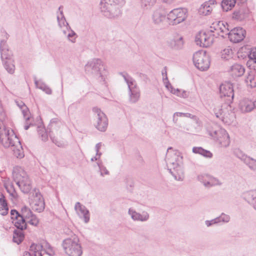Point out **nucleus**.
<instances>
[{
	"instance_id": "nucleus-1",
	"label": "nucleus",
	"mask_w": 256,
	"mask_h": 256,
	"mask_svg": "<svg viewBox=\"0 0 256 256\" xmlns=\"http://www.w3.org/2000/svg\"><path fill=\"white\" fill-rule=\"evenodd\" d=\"M4 126H0V141L5 148H11L13 154L17 158H22L24 154L22 144L18 138Z\"/></svg>"
},
{
	"instance_id": "nucleus-2",
	"label": "nucleus",
	"mask_w": 256,
	"mask_h": 256,
	"mask_svg": "<svg viewBox=\"0 0 256 256\" xmlns=\"http://www.w3.org/2000/svg\"><path fill=\"white\" fill-rule=\"evenodd\" d=\"M124 3V0H102L100 2L101 12L108 18H116L120 15V7Z\"/></svg>"
},
{
	"instance_id": "nucleus-3",
	"label": "nucleus",
	"mask_w": 256,
	"mask_h": 256,
	"mask_svg": "<svg viewBox=\"0 0 256 256\" xmlns=\"http://www.w3.org/2000/svg\"><path fill=\"white\" fill-rule=\"evenodd\" d=\"M12 176L14 181L22 192L28 194L30 192L32 188L31 181L22 168L19 166L14 167Z\"/></svg>"
},
{
	"instance_id": "nucleus-4",
	"label": "nucleus",
	"mask_w": 256,
	"mask_h": 256,
	"mask_svg": "<svg viewBox=\"0 0 256 256\" xmlns=\"http://www.w3.org/2000/svg\"><path fill=\"white\" fill-rule=\"evenodd\" d=\"M85 70L88 74L95 77L100 82L105 80L104 68L100 59L94 58L89 61L85 66Z\"/></svg>"
},
{
	"instance_id": "nucleus-5",
	"label": "nucleus",
	"mask_w": 256,
	"mask_h": 256,
	"mask_svg": "<svg viewBox=\"0 0 256 256\" xmlns=\"http://www.w3.org/2000/svg\"><path fill=\"white\" fill-rule=\"evenodd\" d=\"M214 111L216 116L226 124H231L235 120V114L232 110L230 104L228 106L227 104L222 106L220 104H216Z\"/></svg>"
},
{
	"instance_id": "nucleus-6",
	"label": "nucleus",
	"mask_w": 256,
	"mask_h": 256,
	"mask_svg": "<svg viewBox=\"0 0 256 256\" xmlns=\"http://www.w3.org/2000/svg\"><path fill=\"white\" fill-rule=\"evenodd\" d=\"M62 246L66 254L69 256H81L82 254L78 239L76 236L64 240Z\"/></svg>"
},
{
	"instance_id": "nucleus-7",
	"label": "nucleus",
	"mask_w": 256,
	"mask_h": 256,
	"mask_svg": "<svg viewBox=\"0 0 256 256\" xmlns=\"http://www.w3.org/2000/svg\"><path fill=\"white\" fill-rule=\"evenodd\" d=\"M120 74L123 77L128 84L130 102H136L140 98V92L136 80L126 72H120Z\"/></svg>"
},
{
	"instance_id": "nucleus-8",
	"label": "nucleus",
	"mask_w": 256,
	"mask_h": 256,
	"mask_svg": "<svg viewBox=\"0 0 256 256\" xmlns=\"http://www.w3.org/2000/svg\"><path fill=\"white\" fill-rule=\"evenodd\" d=\"M209 135L221 147L226 148L230 144L228 133L224 129L217 128L208 130Z\"/></svg>"
},
{
	"instance_id": "nucleus-9",
	"label": "nucleus",
	"mask_w": 256,
	"mask_h": 256,
	"mask_svg": "<svg viewBox=\"0 0 256 256\" xmlns=\"http://www.w3.org/2000/svg\"><path fill=\"white\" fill-rule=\"evenodd\" d=\"M193 62L196 67L201 71L206 70L210 66L209 56L204 50L196 52L193 56Z\"/></svg>"
},
{
	"instance_id": "nucleus-10",
	"label": "nucleus",
	"mask_w": 256,
	"mask_h": 256,
	"mask_svg": "<svg viewBox=\"0 0 256 256\" xmlns=\"http://www.w3.org/2000/svg\"><path fill=\"white\" fill-rule=\"evenodd\" d=\"M62 126L61 122H56V120H52L49 124L50 130L49 136L52 142L59 147H63L65 146L64 139L61 138L58 132L59 129Z\"/></svg>"
},
{
	"instance_id": "nucleus-11",
	"label": "nucleus",
	"mask_w": 256,
	"mask_h": 256,
	"mask_svg": "<svg viewBox=\"0 0 256 256\" xmlns=\"http://www.w3.org/2000/svg\"><path fill=\"white\" fill-rule=\"evenodd\" d=\"M94 124L96 128L100 132H105L108 126V120L105 114L97 107L92 108Z\"/></svg>"
},
{
	"instance_id": "nucleus-12",
	"label": "nucleus",
	"mask_w": 256,
	"mask_h": 256,
	"mask_svg": "<svg viewBox=\"0 0 256 256\" xmlns=\"http://www.w3.org/2000/svg\"><path fill=\"white\" fill-rule=\"evenodd\" d=\"M186 10L181 8L171 10L167 16L170 24L176 25L184 22L186 18Z\"/></svg>"
},
{
	"instance_id": "nucleus-13",
	"label": "nucleus",
	"mask_w": 256,
	"mask_h": 256,
	"mask_svg": "<svg viewBox=\"0 0 256 256\" xmlns=\"http://www.w3.org/2000/svg\"><path fill=\"white\" fill-rule=\"evenodd\" d=\"M220 96L222 100L226 102L224 104H230L234 96L233 86L232 84L226 82L222 84L220 86Z\"/></svg>"
},
{
	"instance_id": "nucleus-14",
	"label": "nucleus",
	"mask_w": 256,
	"mask_h": 256,
	"mask_svg": "<svg viewBox=\"0 0 256 256\" xmlns=\"http://www.w3.org/2000/svg\"><path fill=\"white\" fill-rule=\"evenodd\" d=\"M214 38V34L210 30L207 32H200L196 36V42L198 45L206 48L212 44Z\"/></svg>"
},
{
	"instance_id": "nucleus-15",
	"label": "nucleus",
	"mask_w": 256,
	"mask_h": 256,
	"mask_svg": "<svg viewBox=\"0 0 256 256\" xmlns=\"http://www.w3.org/2000/svg\"><path fill=\"white\" fill-rule=\"evenodd\" d=\"M30 204L32 208L38 212H42L45 208L44 199L38 190H34V192L30 198Z\"/></svg>"
},
{
	"instance_id": "nucleus-16",
	"label": "nucleus",
	"mask_w": 256,
	"mask_h": 256,
	"mask_svg": "<svg viewBox=\"0 0 256 256\" xmlns=\"http://www.w3.org/2000/svg\"><path fill=\"white\" fill-rule=\"evenodd\" d=\"M21 220L22 224H38L39 222L38 218L34 215L30 210L28 207L24 206L21 210Z\"/></svg>"
},
{
	"instance_id": "nucleus-17",
	"label": "nucleus",
	"mask_w": 256,
	"mask_h": 256,
	"mask_svg": "<svg viewBox=\"0 0 256 256\" xmlns=\"http://www.w3.org/2000/svg\"><path fill=\"white\" fill-rule=\"evenodd\" d=\"M246 34V30L242 28H236L232 30L228 34L230 40L234 43H238L244 40Z\"/></svg>"
},
{
	"instance_id": "nucleus-18",
	"label": "nucleus",
	"mask_w": 256,
	"mask_h": 256,
	"mask_svg": "<svg viewBox=\"0 0 256 256\" xmlns=\"http://www.w3.org/2000/svg\"><path fill=\"white\" fill-rule=\"evenodd\" d=\"M166 158V164L168 168H172V170L180 166L179 162L180 158L174 152H168Z\"/></svg>"
},
{
	"instance_id": "nucleus-19",
	"label": "nucleus",
	"mask_w": 256,
	"mask_h": 256,
	"mask_svg": "<svg viewBox=\"0 0 256 256\" xmlns=\"http://www.w3.org/2000/svg\"><path fill=\"white\" fill-rule=\"evenodd\" d=\"M74 209L78 215L84 220L85 223L90 220V212L85 206L81 204L80 202H76Z\"/></svg>"
},
{
	"instance_id": "nucleus-20",
	"label": "nucleus",
	"mask_w": 256,
	"mask_h": 256,
	"mask_svg": "<svg viewBox=\"0 0 256 256\" xmlns=\"http://www.w3.org/2000/svg\"><path fill=\"white\" fill-rule=\"evenodd\" d=\"M216 4V2L214 0H210L204 2L200 7L199 12L204 16L210 14L215 7Z\"/></svg>"
},
{
	"instance_id": "nucleus-21",
	"label": "nucleus",
	"mask_w": 256,
	"mask_h": 256,
	"mask_svg": "<svg viewBox=\"0 0 256 256\" xmlns=\"http://www.w3.org/2000/svg\"><path fill=\"white\" fill-rule=\"evenodd\" d=\"M14 226H16V229L14 232L13 241L18 244H20L24 238V234L22 230L26 228L27 225Z\"/></svg>"
},
{
	"instance_id": "nucleus-22",
	"label": "nucleus",
	"mask_w": 256,
	"mask_h": 256,
	"mask_svg": "<svg viewBox=\"0 0 256 256\" xmlns=\"http://www.w3.org/2000/svg\"><path fill=\"white\" fill-rule=\"evenodd\" d=\"M238 108L244 113L251 112L254 108L253 102L248 98H244L240 102Z\"/></svg>"
},
{
	"instance_id": "nucleus-23",
	"label": "nucleus",
	"mask_w": 256,
	"mask_h": 256,
	"mask_svg": "<svg viewBox=\"0 0 256 256\" xmlns=\"http://www.w3.org/2000/svg\"><path fill=\"white\" fill-rule=\"evenodd\" d=\"M128 214L131 216L132 218L134 220L145 222L149 218V214L146 212H143L142 214H140L132 208H130Z\"/></svg>"
},
{
	"instance_id": "nucleus-24",
	"label": "nucleus",
	"mask_w": 256,
	"mask_h": 256,
	"mask_svg": "<svg viewBox=\"0 0 256 256\" xmlns=\"http://www.w3.org/2000/svg\"><path fill=\"white\" fill-rule=\"evenodd\" d=\"M243 198L248 204L252 205L256 210V190L244 192Z\"/></svg>"
},
{
	"instance_id": "nucleus-25",
	"label": "nucleus",
	"mask_w": 256,
	"mask_h": 256,
	"mask_svg": "<svg viewBox=\"0 0 256 256\" xmlns=\"http://www.w3.org/2000/svg\"><path fill=\"white\" fill-rule=\"evenodd\" d=\"M1 58L3 62L12 58V52L9 50L5 41H2L0 44Z\"/></svg>"
},
{
	"instance_id": "nucleus-26",
	"label": "nucleus",
	"mask_w": 256,
	"mask_h": 256,
	"mask_svg": "<svg viewBox=\"0 0 256 256\" xmlns=\"http://www.w3.org/2000/svg\"><path fill=\"white\" fill-rule=\"evenodd\" d=\"M245 69L242 65L238 64H233L230 69V72L233 76L239 77L244 74Z\"/></svg>"
},
{
	"instance_id": "nucleus-27",
	"label": "nucleus",
	"mask_w": 256,
	"mask_h": 256,
	"mask_svg": "<svg viewBox=\"0 0 256 256\" xmlns=\"http://www.w3.org/2000/svg\"><path fill=\"white\" fill-rule=\"evenodd\" d=\"M249 10L247 8H240L234 12L232 18L238 20H242L248 18Z\"/></svg>"
},
{
	"instance_id": "nucleus-28",
	"label": "nucleus",
	"mask_w": 256,
	"mask_h": 256,
	"mask_svg": "<svg viewBox=\"0 0 256 256\" xmlns=\"http://www.w3.org/2000/svg\"><path fill=\"white\" fill-rule=\"evenodd\" d=\"M245 82L247 86L251 88L256 87V70H252L248 72Z\"/></svg>"
},
{
	"instance_id": "nucleus-29",
	"label": "nucleus",
	"mask_w": 256,
	"mask_h": 256,
	"mask_svg": "<svg viewBox=\"0 0 256 256\" xmlns=\"http://www.w3.org/2000/svg\"><path fill=\"white\" fill-rule=\"evenodd\" d=\"M165 18V14L160 10L154 11L152 16V22L155 24H160Z\"/></svg>"
},
{
	"instance_id": "nucleus-30",
	"label": "nucleus",
	"mask_w": 256,
	"mask_h": 256,
	"mask_svg": "<svg viewBox=\"0 0 256 256\" xmlns=\"http://www.w3.org/2000/svg\"><path fill=\"white\" fill-rule=\"evenodd\" d=\"M240 154H242V156H238L239 158L244 161V162L248 166L250 169L252 170H256V160L250 158L243 154L240 153Z\"/></svg>"
},
{
	"instance_id": "nucleus-31",
	"label": "nucleus",
	"mask_w": 256,
	"mask_h": 256,
	"mask_svg": "<svg viewBox=\"0 0 256 256\" xmlns=\"http://www.w3.org/2000/svg\"><path fill=\"white\" fill-rule=\"evenodd\" d=\"M170 172L174 177L175 180L178 181H182L184 180V171L181 168V166L176 168L174 170H172V168H168Z\"/></svg>"
},
{
	"instance_id": "nucleus-32",
	"label": "nucleus",
	"mask_w": 256,
	"mask_h": 256,
	"mask_svg": "<svg viewBox=\"0 0 256 256\" xmlns=\"http://www.w3.org/2000/svg\"><path fill=\"white\" fill-rule=\"evenodd\" d=\"M230 217L228 215L222 214L219 217H218L211 220H206V224H216L220 222L226 223L229 222Z\"/></svg>"
},
{
	"instance_id": "nucleus-33",
	"label": "nucleus",
	"mask_w": 256,
	"mask_h": 256,
	"mask_svg": "<svg viewBox=\"0 0 256 256\" xmlns=\"http://www.w3.org/2000/svg\"><path fill=\"white\" fill-rule=\"evenodd\" d=\"M42 246L40 244H31L30 248V252L32 256H42Z\"/></svg>"
},
{
	"instance_id": "nucleus-34",
	"label": "nucleus",
	"mask_w": 256,
	"mask_h": 256,
	"mask_svg": "<svg viewBox=\"0 0 256 256\" xmlns=\"http://www.w3.org/2000/svg\"><path fill=\"white\" fill-rule=\"evenodd\" d=\"M61 8H62V6H60L58 8L59 14L57 15V20L60 28L66 26L67 28L69 24L66 22L63 12L61 10Z\"/></svg>"
},
{
	"instance_id": "nucleus-35",
	"label": "nucleus",
	"mask_w": 256,
	"mask_h": 256,
	"mask_svg": "<svg viewBox=\"0 0 256 256\" xmlns=\"http://www.w3.org/2000/svg\"><path fill=\"white\" fill-rule=\"evenodd\" d=\"M17 105L20 108L25 120L26 121L30 118V113L28 108L22 102H17Z\"/></svg>"
},
{
	"instance_id": "nucleus-36",
	"label": "nucleus",
	"mask_w": 256,
	"mask_h": 256,
	"mask_svg": "<svg viewBox=\"0 0 256 256\" xmlns=\"http://www.w3.org/2000/svg\"><path fill=\"white\" fill-rule=\"evenodd\" d=\"M236 3V0H222L221 6L224 11L228 12L234 6Z\"/></svg>"
},
{
	"instance_id": "nucleus-37",
	"label": "nucleus",
	"mask_w": 256,
	"mask_h": 256,
	"mask_svg": "<svg viewBox=\"0 0 256 256\" xmlns=\"http://www.w3.org/2000/svg\"><path fill=\"white\" fill-rule=\"evenodd\" d=\"M192 152L208 158H211L212 156V154L210 151L204 150L202 147H194Z\"/></svg>"
},
{
	"instance_id": "nucleus-38",
	"label": "nucleus",
	"mask_w": 256,
	"mask_h": 256,
	"mask_svg": "<svg viewBox=\"0 0 256 256\" xmlns=\"http://www.w3.org/2000/svg\"><path fill=\"white\" fill-rule=\"evenodd\" d=\"M8 204L3 194L1 195L0 198V214L2 216L8 214Z\"/></svg>"
},
{
	"instance_id": "nucleus-39",
	"label": "nucleus",
	"mask_w": 256,
	"mask_h": 256,
	"mask_svg": "<svg viewBox=\"0 0 256 256\" xmlns=\"http://www.w3.org/2000/svg\"><path fill=\"white\" fill-rule=\"evenodd\" d=\"M10 216L13 224H22L21 220L20 219L21 215L17 210H12L10 211Z\"/></svg>"
},
{
	"instance_id": "nucleus-40",
	"label": "nucleus",
	"mask_w": 256,
	"mask_h": 256,
	"mask_svg": "<svg viewBox=\"0 0 256 256\" xmlns=\"http://www.w3.org/2000/svg\"><path fill=\"white\" fill-rule=\"evenodd\" d=\"M3 63L6 70L10 74H13L14 72L15 66L12 59H8V60L3 62Z\"/></svg>"
},
{
	"instance_id": "nucleus-41",
	"label": "nucleus",
	"mask_w": 256,
	"mask_h": 256,
	"mask_svg": "<svg viewBox=\"0 0 256 256\" xmlns=\"http://www.w3.org/2000/svg\"><path fill=\"white\" fill-rule=\"evenodd\" d=\"M210 175L208 174H201L197 176L198 180L201 182L204 186L208 188V184H207L210 182Z\"/></svg>"
},
{
	"instance_id": "nucleus-42",
	"label": "nucleus",
	"mask_w": 256,
	"mask_h": 256,
	"mask_svg": "<svg viewBox=\"0 0 256 256\" xmlns=\"http://www.w3.org/2000/svg\"><path fill=\"white\" fill-rule=\"evenodd\" d=\"M35 84L38 88L42 90V91L44 92L46 94H52V90L51 88L45 84L36 80Z\"/></svg>"
},
{
	"instance_id": "nucleus-43",
	"label": "nucleus",
	"mask_w": 256,
	"mask_h": 256,
	"mask_svg": "<svg viewBox=\"0 0 256 256\" xmlns=\"http://www.w3.org/2000/svg\"><path fill=\"white\" fill-rule=\"evenodd\" d=\"M164 82L165 84V86L169 90H170V88H171V90H170V92L174 94H176L178 96H182V97H184V96H186V92H183L182 94L181 95L180 92V91L178 89H174L172 88L170 84V82H168V80H164Z\"/></svg>"
},
{
	"instance_id": "nucleus-44",
	"label": "nucleus",
	"mask_w": 256,
	"mask_h": 256,
	"mask_svg": "<svg viewBox=\"0 0 256 256\" xmlns=\"http://www.w3.org/2000/svg\"><path fill=\"white\" fill-rule=\"evenodd\" d=\"M171 45L176 49H180L182 48L184 45L182 37L180 36L177 39L172 40L171 42Z\"/></svg>"
},
{
	"instance_id": "nucleus-45",
	"label": "nucleus",
	"mask_w": 256,
	"mask_h": 256,
	"mask_svg": "<svg viewBox=\"0 0 256 256\" xmlns=\"http://www.w3.org/2000/svg\"><path fill=\"white\" fill-rule=\"evenodd\" d=\"M222 184V182L218 178L210 175V182L208 184V188L215 186H221Z\"/></svg>"
},
{
	"instance_id": "nucleus-46",
	"label": "nucleus",
	"mask_w": 256,
	"mask_h": 256,
	"mask_svg": "<svg viewBox=\"0 0 256 256\" xmlns=\"http://www.w3.org/2000/svg\"><path fill=\"white\" fill-rule=\"evenodd\" d=\"M66 29L68 32L67 34L68 39L72 43H74L76 42V38H77L76 33L71 28L70 26H68Z\"/></svg>"
},
{
	"instance_id": "nucleus-47",
	"label": "nucleus",
	"mask_w": 256,
	"mask_h": 256,
	"mask_svg": "<svg viewBox=\"0 0 256 256\" xmlns=\"http://www.w3.org/2000/svg\"><path fill=\"white\" fill-rule=\"evenodd\" d=\"M5 188L11 196L14 198L17 196V194L14 188L13 184L10 183L6 184L5 185Z\"/></svg>"
},
{
	"instance_id": "nucleus-48",
	"label": "nucleus",
	"mask_w": 256,
	"mask_h": 256,
	"mask_svg": "<svg viewBox=\"0 0 256 256\" xmlns=\"http://www.w3.org/2000/svg\"><path fill=\"white\" fill-rule=\"evenodd\" d=\"M228 33L229 29L224 24V22H222V23H220V30L219 31L218 36H220L224 38L225 36L224 34L226 36L228 35Z\"/></svg>"
},
{
	"instance_id": "nucleus-49",
	"label": "nucleus",
	"mask_w": 256,
	"mask_h": 256,
	"mask_svg": "<svg viewBox=\"0 0 256 256\" xmlns=\"http://www.w3.org/2000/svg\"><path fill=\"white\" fill-rule=\"evenodd\" d=\"M223 22L219 21L213 23L210 28V31L212 33H215L218 35L219 31L220 30V23H222Z\"/></svg>"
},
{
	"instance_id": "nucleus-50",
	"label": "nucleus",
	"mask_w": 256,
	"mask_h": 256,
	"mask_svg": "<svg viewBox=\"0 0 256 256\" xmlns=\"http://www.w3.org/2000/svg\"><path fill=\"white\" fill-rule=\"evenodd\" d=\"M156 2V0H142V6L146 9H148L154 6Z\"/></svg>"
},
{
	"instance_id": "nucleus-51",
	"label": "nucleus",
	"mask_w": 256,
	"mask_h": 256,
	"mask_svg": "<svg viewBox=\"0 0 256 256\" xmlns=\"http://www.w3.org/2000/svg\"><path fill=\"white\" fill-rule=\"evenodd\" d=\"M232 50L229 47L224 48L222 52V58L224 59L228 60L230 57L232 56Z\"/></svg>"
},
{
	"instance_id": "nucleus-52",
	"label": "nucleus",
	"mask_w": 256,
	"mask_h": 256,
	"mask_svg": "<svg viewBox=\"0 0 256 256\" xmlns=\"http://www.w3.org/2000/svg\"><path fill=\"white\" fill-rule=\"evenodd\" d=\"M97 165L99 168V169H100V174L102 176H104V174H109V172L106 168L102 165V162H98L97 163Z\"/></svg>"
},
{
	"instance_id": "nucleus-53",
	"label": "nucleus",
	"mask_w": 256,
	"mask_h": 256,
	"mask_svg": "<svg viewBox=\"0 0 256 256\" xmlns=\"http://www.w3.org/2000/svg\"><path fill=\"white\" fill-rule=\"evenodd\" d=\"M248 57L251 60L256 63V48H252L248 54Z\"/></svg>"
},
{
	"instance_id": "nucleus-54",
	"label": "nucleus",
	"mask_w": 256,
	"mask_h": 256,
	"mask_svg": "<svg viewBox=\"0 0 256 256\" xmlns=\"http://www.w3.org/2000/svg\"><path fill=\"white\" fill-rule=\"evenodd\" d=\"M38 132L43 141H46L48 140V134L44 128H42L40 129Z\"/></svg>"
},
{
	"instance_id": "nucleus-55",
	"label": "nucleus",
	"mask_w": 256,
	"mask_h": 256,
	"mask_svg": "<svg viewBox=\"0 0 256 256\" xmlns=\"http://www.w3.org/2000/svg\"><path fill=\"white\" fill-rule=\"evenodd\" d=\"M162 79L163 81L167 80L168 81V76H167V72L166 67L164 68L162 70Z\"/></svg>"
},
{
	"instance_id": "nucleus-56",
	"label": "nucleus",
	"mask_w": 256,
	"mask_h": 256,
	"mask_svg": "<svg viewBox=\"0 0 256 256\" xmlns=\"http://www.w3.org/2000/svg\"><path fill=\"white\" fill-rule=\"evenodd\" d=\"M102 152H96V155L94 157H92V158H91V161L92 162H94V161H96V160H99L101 156H102Z\"/></svg>"
},
{
	"instance_id": "nucleus-57",
	"label": "nucleus",
	"mask_w": 256,
	"mask_h": 256,
	"mask_svg": "<svg viewBox=\"0 0 256 256\" xmlns=\"http://www.w3.org/2000/svg\"><path fill=\"white\" fill-rule=\"evenodd\" d=\"M178 116H182V114H180V112H175L173 115V122L174 124H176L178 122Z\"/></svg>"
},
{
	"instance_id": "nucleus-58",
	"label": "nucleus",
	"mask_w": 256,
	"mask_h": 256,
	"mask_svg": "<svg viewBox=\"0 0 256 256\" xmlns=\"http://www.w3.org/2000/svg\"><path fill=\"white\" fill-rule=\"evenodd\" d=\"M180 114H182V116H185V117L190 118H192L194 116H192V114H190V113L180 112Z\"/></svg>"
},
{
	"instance_id": "nucleus-59",
	"label": "nucleus",
	"mask_w": 256,
	"mask_h": 256,
	"mask_svg": "<svg viewBox=\"0 0 256 256\" xmlns=\"http://www.w3.org/2000/svg\"><path fill=\"white\" fill-rule=\"evenodd\" d=\"M64 230V232L68 235H70L71 234H72V230H70V228H66Z\"/></svg>"
},
{
	"instance_id": "nucleus-60",
	"label": "nucleus",
	"mask_w": 256,
	"mask_h": 256,
	"mask_svg": "<svg viewBox=\"0 0 256 256\" xmlns=\"http://www.w3.org/2000/svg\"><path fill=\"white\" fill-rule=\"evenodd\" d=\"M101 146H102L101 142H99L96 144V147H95L96 152H99V150H100V149Z\"/></svg>"
},
{
	"instance_id": "nucleus-61",
	"label": "nucleus",
	"mask_w": 256,
	"mask_h": 256,
	"mask_svg": "<svg viewBox=\"0 0 256 256\" xmlns=\"http://www.w3.org/2000/svg\"><path fill=\"white\" fill-rule=\"evenodd\" d=\"M30 120V119L29 120H27V121L26 120V124H25V126H24V129L26 130H28V128H30V125L31 124L30 123H28V121H29Z\"/></svg>"
},
{
	"instance_id": "nucleus-62",
	"label": "nucleus",
	"mask_w": 256,
	"mask_h": 256,
	"mask_svg": "<svg viewBox=\"0 0 256 256\" xmlns=\"http://www.w3.org/2000/svg\"><path fill=\"white\" fill-rule=\"evenodd\" d=\"M240 153H241V154H242V153L240 151V150H237V151H236V152H235V154H236V156H237L238 158H239V156H242V154H240Z\"/></svg>"
},
{
	"instance_id": "nucleus-63",
	"label": "nucleus",
	"mask_w": 256,
	"mask_h": 256,
	"mask_svg": "<svg viewBox=\"0 0 256 256\" xmlns=\"http://www.w3.org/2000/svg\"><path fill=\"white\" fill-rule=\"evenodd\" d=\"M163 2L167 4H172L173 2L175 0H162Z\"/></svg>"
},
{
	"instance_id": "nucleus-64",
	"label": "nucleus",
	"mask_w": 256,
	"mask_h": 256,
	"mask_svg": "<svg viewBox=\"0 0 256 256\" xmlns=\"http://www.w3.org/2000/svg\"><path fill=\"white\" fill-rule=\"evenodd\" d=\"M23 256H32L30 252H25L24 253Z\"/></svg>"
}]
</instances>
